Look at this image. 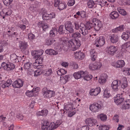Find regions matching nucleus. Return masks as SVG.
Here are the masks:
<instances>
[{"instance_id":"54","label":"nucleus","mask_w":130,"mask_h":130,"mask_svg":"<svg viewBox=\"0 0 130 130\" xmlns=\"http://www.w3.org/2000/svg\"><path fill=\"white\" fill-rule=\"evenodd\" d=\"M40 64L35 60V62L33 64V66L35 68L39 69V65Z\"/></svg>"},{"instance_id":"59","label":"nucleus","mask_w":130,"mask_h":130,"mask_svg":"<svg viewBox=\"0 0 130 130\" xmlns=\"http://www.w3.org/2000/svg\"><path fill=\"white\" fill-rule=\"evenodd\" d=\"M74 25L75 27V29L76 30H78L79 28H80V25L79 26V24L77 22H75Z\"/></svg>"},{"instance_id":"31","label":"nucleus","mask_w":130,"mask_h":130,"mask_svg":"<svg viewBox=\"0 0 130 130\" xmlns=\"http://www.w3.org/2000/svg\"><path fill=\"white\" fill-rule=\"evenodd\" d=\"M118 12L115 11H114L111 12L110 15V17L112 19H115L119 16Z\"/></svg>"},{"instance_id":"8","label":"nucleus","mask_w":130,"mask_h":130,"mask_svg":"<svg viewBox=\"0 0 130 130\" xmlns=\"http://www.w3.org/2000/svg\"><path fill=\"white\" fill-rule=\"evenodd\" d=\"M101 106L97 103H95L91 104L90 106L89 109L93 112H98L99 109H100Z\"/></svg>"},{"instance_id":"19","label":"nucleus","mask_w":130,"mask_h":130,"mask_svg":"<svg viewBox=\"0 0 130 130\" xmlns=\"http://www.w3.org/2000/svg\"><path fill=\"white\" fill-rule=\"evenodd\" d=\"M90 54L92 60L93 61L95 60L97 57V55L95 50L94 49L91 50L90 52Z\"/></svg>"},{"instance_id":"30","label":"nucleus","mask_w":130,"mask_h":130,"mask_svg":"<svg viewBox=\"0 0 130 130\" xmlns=\"http://www.w3.org/2000/svg\"><path fill=\"white\" fill-rule=\"evenodd\" d=\"M124 27L123 25H122L119 27L112 30V32L114 33L117 32L119 31H123Z\"/></svg>"},{"instance_id":"22","label":"nucleus","mask_w":130,"mask_h":130,"mask_svg":"<svg viewBox=\"0 0 130 130\" xmlns=\"http://www.w3.org/2000/svg\"><path fill=\"white\" fill-rule=\"evenodd\" d=\"M84 75V72L83 71H79L73 74V76L75 79H78L82 77L83 75Z\"/></svg>"},{"instance_id":"2","label":"nucleus","mask_w":130,"mask_h":130,"mask_svg":"<svg viewBox=\"0 0 130 130\" xmlns=\"http://www.w3.org/2000/svg\"><path fill=\"white\" fill-rule=\"evenodd\" d=\"M93 26L92 23L89 22H87L85 24L81 23L80 24V29L82 31L81 34L84 36L82 38V39L85 41L88 39L89 37H90L91 35L88 33V30H90Z\"/></svg>"},{"instance_id":"27","label":"nucleus","mask_w":130,"mask_h":130,"mask_svg":"<svg viewBox=\"0 0 130 130\" xmlns=\"http://www.w3.org/2000/svg\"><path fill=\"white\" fill-rule=\"evenodd\" d=\"M28 44L27 42L21 41L20 43L19 47L21 50L24 51L27 47Z\"/></svg>"},{"instance_id":"44","label":"nucleus","mask_w":130,"mask_h":130,"mask_svg":"<svg viewBox=\"0 0 130 130\" xmlns=\"http://www.w3.org/2000/svg\"><path fill=\"white\" fill-rule=\"evenodd\" d=\"M109 126L106 125H101L99 127V129L100 130H108L109 129Z\"/></svg>"},{"instance_id":"51","label":"nucleus","mask_w":130,"mask_h":130,"mask_svg":"<svg viewBox=\"0 0 130 130\" xmlns=\"http://www.w3.org/2000/svg\"><path fill=\"white\" fill-rule=\"evenodd\" d=\"M124 80L121 85V87L123 88H125L127 87V82L125 78H124Z\"/></svg>"},{"instance_id":"61","label":"nucleus","mask_w":130,"mask_h":130,"mask_svg":"<svg viewBox=\"0 0 130 130\" xmlns=\"http://www.w3.org/2000/svg\"><path fill=\"white\" fill-rule=\"evenodd\" d=\"M119 85L114 86L112 87V89L115 91H118L119 89Z\"/></svg>"},{"instance_id":"50","label":"nucleus","mask_w":130,"mask_h":130,"mask_svg":"<svg viewBox=\"0 0 130 130\" xmlns=\"http://www.w3.org/2000/svg\"><path fill=\"white\" fill-rule=\"evenodd\" d=\"M8 63L5 62H2L1 64L2 67H0V70L3 68L4 69L6 70L7 66Z\"/></svg>"},{"instance_id":"39","label":"nucleus","mask_w":130,"mask_h":130,"mask_svg":"<svg viewBox=\"0 0 130 130\" xmlns=\"http://www.w3.org/2000/svg\"><path fill=\"white\" fill-rule=\"evenodd\" d=\"M98 117L100 118L102 121H105L107 119L106 115L104 114H100Z\"/></svg>"},{"instance_id":"16","label":"nucleus","mask_w":130,"mask_h":130,"mask_svg":"<svg viewBox=\"0 0 130 130\" xmlns=\"http://www.w3.org/2000/svg\"><path fill=\"white\" fill-rule=\"evenodd\" d=\"M109 38L111 42L113 43H117L119 40V37L117 35L113 34L110 35Z\"/></svg>"},{"instance_id":"18","label":"nucleus","mask_w":130,"mask_h":130,"mask_svg":"<svg viewBox=\"0 0 130 130\" xmlns=\"http://www.w3.org/2000/svg\"><path fill=\"white\" fill-rule=\"evenodd\" d=\"M125 64V63L123 60H120L116 62L114 66L115 67L121 68L124 66Z\"/></svg>"},{"instance_id":"23","label":"nucleus","mask_w":130,"mask_h":130,"mask_svg":"<svg viewBox=\"0 0 130 130\" xmlns=\"http://www.w3.org/2000/svg\"><path fill=\"white\" fill-rule=\"evenodd\" d=\"M15 68V65L13 63L9 62L8 63L6 70L8 72L11 71Z\"/></svg>"},{"instance_id":"32","label":"nucleus","mask_w":130,"mask_h":130,"mask_svg":"<svg viewBox=\"0 0 130 130\" xmlns=\"http://www.w3.org/2000/svg\"><path fill=\"white\" fill-rule=\"evenodd\" d=\"M84 75H83L82 77H83L84 79L87 81L90 80L92 78V76L91 75L87 74L84 72Z\"/></svg>"},{"instance_id":"17","label":"nucleus","mask_w":130,"mask_h":130,"mask_svg":"<svg viewBox=\"0 0 130 130\" xmlns=\"http://www.w3.org/2000/svg\"><path fill=\"white\" fill-rule=\"evenodd\" d=\"M107 76L106 74L103 73L101 75L99 79V82L101 84L105 83L106 81V79Z\"/></svg>"},{"instance_id":"33","label":"nucleus","mask_w":130,"mask_h":130,"mask_svg":"<svg viewBox=\"0 0 130 130\" xmlns=\"http://www.w3.org/2000/svg\"><path fill=\"white\" fill-rule=\"evenodd\" d=\"M10 59L13 62H19L17 58V56L15 54H12L11 55Z\"/></svg>"},{"instance_id":"63","label":"nucleus","mask_w":130,"mask_h":130,"mask_svg":"<svg viewBox=\"0 0 130 130\" xmlns=\"http://www.w3.org/2000/svg\"><path fill=\"white\" fill-rule=\"evenodd\" d=\"M44 23L43 21L39 22L38 23L37 25L39 27H42Z\"/></svg>"},{"instance_id":"57","label":"nucleus","mask_w":130,"mask_h":130,"mask_svg":"<svg viewBox=\"0 0 130 130\" xmlns=\"http://www.w3.org/2000/svg\"><path fill=\"white\" fill-rule=\"evenodd\" d=\"M75 3V1L74 0H70L69 1L68 4L69 6H72Z\"/></svg>"},{"instance_id":"7","label":"nucleus","mask_w":130,"mask_h":130,"mask_svg":"<svg viewBox=\"0 0 130 130\" xmlns=\"http://www.w3.org/2000/svg\"><path fill=\"white\" fill-rule=\"evenodd\" d=\"M40 90V88L39 87H36V88H34L31 91H27L26 93V94L29 97L35 96L38 94L37 92Z\"/></svg>"},{"instance_id":"47","label":"nucleus","mask_w":130,"mask_h":130,"mask_svg":"<svg viewBox=\"0 0 130 130\" xmlns=\"http://www.w3.org/2000/svg\"><path fill=\"white\" fill-rule=\"evenodd\" d=\"M119 83L120 84L121 83L120 80H115L112 82L111 84V86L119 85Z\"/></svg>"},{"instance_id":"64","label":"nucleus","mask_w":130,"mask_h":130,"mask_svg":"<svg viewBox=\"0 0 130 130\" xmlns=\"http://www.w3.org/2000/svg\"><path fill=\"white\" fill-rule=\"evenodd\" d=\"M23 116L21 114H18L17 115V117L20 120H22Z\"/></svg>"},{"instance_id":"26","label":"nucleus","mask_w":130,"mask_h":130,"mask_svg":"<svg viewBox=\"0 0 130 130\" xmlns=\"http://www.w3.org/2000/svg\"><path fill=\"white\" fill-rule=\"evenodd\" d=\"M64 109L69 112H70L73 110V106L72 104L71 103L66 105H64Z\"/></svg>"},{"instance_id":"37","label":"nucleus","mask_w":130,"mask_h":130,"mask_svg":"<svg viewBox=\"0 0 130 130\" xmlns=\"http://www.w3.org/2000/svg\"><path fill=\"white\" fill-rule=\"evenodd\" d=\"M117 10L119 13L122 15L125 16L127 15V13L124 9L119 8H117Z\"/></svg>"},{"instance_id":"5","label":"nucleus","mask_w":130,"mask_h":130,"mask_svg":"<svg viewBox=\"0 0 130 130\" xmlns=\"http://www.w3.org/2000/svg\"><path fill=\"white\" fill-rule=\"evenodd\" d=\"M43 95L45 98H50L54 96L55 92L53 90L46 89L45 90H43Z\"/></svg>"},{"instance_id":"53","label":"nucleus","mask_w":130,"mask_h":130,"mask_svg":"<svg viewBox=\"0 0 130 130\" xmlns=\"http://www.w3.org/2000/svg\"><path fill=\"white\" fill-rule=\"evenodd\" d=\"M43 58L41 57H38L37 58L36 60V62H38L40 64H41L42 62Z\"/></svg>"},{"instance_id":"34","label":"nucleus","mask_w":130,"mask_h":130,"mask_svg":"<svg viewBox=\"0 0 130 130\" xmlns=\"http://www.w3.org/2000/svg\"><path fill=\"white\" fill-rule=\"evenodd\" d=\"M129 32H123L121 36L122 38L125 40H127L129 37Z\"/></svg>"},{"instance_id":"46","label":"nucleus","mask_w":130,"mask_h":130,"mask_svg":"<svg viewBox=\"0 0 130 130\" xmlns=\"http://www.w3.org/2000/svg\"><path fill=\"white\" fill-rule=\"evenodd\" d=\"M69 77V76L68 75L63 76L61 79L62 81L64 84L66 83L68 81Z\"/></svg>"},{"instance_id":"11","label":"nucleus","mask_w":130,"mask_h":130,"mask_svg":"<svg viewBox=\"0 0 130 130\" xmlns=\"http://www.w3.org/2000/svg\"><path fill=\"white\" fill-rule=\"evenodd\" d=\"M114 102L117 104L119 105L121 104L124 102V98L122 96V94H118L116 95V97L115 98Z\"/></svg>"},{"instance_id":"13","label":"nucleus","mask_w":130,"mask_h":130,"mask_svg":"<svg viewBox=\"0 0 130 130\" xmlns=\"http://www.w3.org/2000/svg\"><path fill=\"white\" fill-rule=\"evenodd\" d=\"M42 18L43 20H46L55 17V14L53 12H52L50 14H48L46 12H42Z\"/></svg>"},{"instance_id":"14","label":"nucleus","mask_w":130,"mask_h":130,"mask_svg":"<svg viewBox=\"0 0 130 130\" xmlns=\"http://www.w3.org/2000/svg\"><path fill=\"white\" fill-rule=\"evenodd\" d=\"M130 46V41L126 42L121 46V51L123 52H129V48Z\"/></svg>"},{"instance_id":"36","label":"nucleus","mask_w":130,"mask_h":130,"mask_svg":"<svg viewBox=\"0 0 130 130\" xmlns=\"http://www.w3.org/2000/svg\"><path fill=\"white\" fill-rule=\"evenodd\" d=\"M88 7V8H91L93 7L95 5L94 1L92 0H90L87 3Z\"/></svg>"},{"instance_id":"38","label":"nucleus","mask_w":130,"mask_h":130,"mask_svg":"<svg viewBox=\"0 0 130 130\" xmlns=\"http://www.w3.org/2000/svg\"><path fill=\"white\" fill-rule=\"evenodd\" d=\"M65 28L66 30L73 26L71 22L67 21L65 23Z\"/></svg>"},{"instance_id":"48","label":"nucleus","mask_w":130,"mask_h":130,"mask_svg":"<svg viewBox=\"0 0 130 130\" xmlns=\"http://www.w3.org/2000/svg\"><path fill=\"white\" fill-rule=\"evenodd\" d=\"M12 2L13 0H4L3 2L6 5L9 6Z\"/></svg>"},{"instance_id":"20","label":"nucleus","mask_w":130,"mask_h":130,"mask_svg":"<svg viewBox=\"0 0 130 130\" xmlns=\"http://www.w3.org/2000/svg\"><path fill=\"white\" fill-rule=\"evenodd\" d=\"M130 100H126L125 101H124L122 103V108L124 109H128L130 107Z\"/></svg>"},{"instance_id":"9","label":"nucleus","mask_w":130,"mask_h":130,"mask_svg":"<svg viewBox=\"0 0 130 130\" xmlns=\"http://www.w3.org/2000/svg\"><path fill=\"white\" fill-rule=\"evenodd\" d=\"M101 63L99 62H96L92 64H89L90 69L92 70H98L101 68L102 66Z\"/></svg>"},{"instance_id":"60","label":"nucleus","mask_w":130,"mask_h":130,"mask_svg":"<svg viewBox=\"0 0 130 130\" xmlns=\"http://www.w3.org/2000/svg\"><path fill=\"white\" fill-rule=\"evenodd\" d=\"M118 115H116L113 117L112 120H114L115 121H116L117 122H118L119 121V119H118Z\"/></svg>"},{"instance_id":"29","label":"nucleus","mask_w":130,"mask_h":130,"mask_svg":"<svg viewBox=\"0 0 130 130\" xmlns=\"http://www.w3.org/2000/svg\"><path fill=\"white\" fill-rule=\"evenodd\" d=\"M58 31L56 27L53 28L50 32V35L51 37H53L57 34Z\"/></svg>"},{"instance_id":"40","label":"nucleus","mask_w":130,"mask_h":130,"mask_svg":"<svg viewBox=\"0 0 130 130\" xmlns=\"http://www.w3.org/2000/svg\"><path fill=\"white\" fill-rule=\"evenodd\" d=\"M67 72L63 69H60L58 70L57 74L59 75H62L66 74Z\"/></svg>"},{"instance_id":"41","label":"nucleus","mask_w":130,"mask_h":130,"mask_svg":"<svg viewBox=\"0 0 130 130\" xmlns=\"http://www.w3.org/2000/svg\"><path fill=\"white\" fill-rule=\"evenodd\" d=\"M67 6L66 4L64 3H61L59 4L58 8L60 10H62L65 8Z\"/></svg>"},{"instance_id":"45","label":"nucleus","mask_w":130,"mask_h":130,"mask_svg":"<svg viewBox=\"0 0 130 130\" xmlns=\"http://www.w3.org/2000/svg\"><path fill=\"white\" fill-rule=\"evenodd\" d=\"M104 96L105 97L107 98H109L110 96L109 91H108L106 89H105L104 92Z\"/></svg>"},{"instance_id":"42","label":"nucleus","mask_w":130,"mask_h":130,"mask_svg":"<svg viewBox=\"0 0 130 130\" xmlns=\"http://www.w3.org/2000/svg\"><path fill=\"white\" fill-rule=\"evenodd\" d=\"M32 63L29 62L25 63L24 65V69L28 70L29 69L31 66Z\"/></svg>"},{"instance_id":"56","label":"nucleus","mask_w":130,"mask_h":130,"mask_svg":"<svg viewBox=\"0 0 130 130\" xmlns=\"http://www.w3.org/2000/svg\"><path fill=\"white\" fill-rule=\"evenodd\" d=\"M28 38L30 40L35 38V37L34 35L31 33H29L28 34Z\"/></svg>"},{"instance_id":"15","label":"nucleus","mask_w":130,"mask_h":130,"mask_svg":"<svg viewBox=\"0 0 130 130\" xmlns=\"http://www.w3.org/2000/svg\"><path fill=\"white\" fill-rule=\"evenodd\" d=\"M101 88L99 87L96 88L95 89H92L89 93L91 95L96 96L101 92Z\"/></svg>"},{"instance_id":"6","label":"nucleus","mask_w":130,"mask_h":130,"mask_svg":"<svg viewBox=\"0 0 130 130\" xmlns=\"http://www.w3.org/2000/svg\"><path fill=\"white\" fill-rule=\"evenodd\" d=\"M105 38L103 36H101L99 38L96 39L95 40L96 46L100 47L103 45L105 43Z\"/></svg>"},{"instance_id":"1","label":"nucleus","mask_w":130,"mask_h":130,"mask_svg":"<svg viewBox=\"0 0 130 130\" xmlns=\"http://www.w3.org/2000/svg\"><path fill=\"white\" fill-rule=\"evenodd\" d=\"M72 38L74 39L69 40L68 43V49L74 51L76 50L81 45L80 41L78 39L75 38H78L81 37V35L80 33L78 32H76L71 35Z\"/></svg>"},{"instance_id":"25","label":"nucleus","mask_w":130,"mask_h":130,"mask_svg":"<svg viewBox=\"0 0 130 130\" xmlns=\"http://www.w3.org/2000/svg\"><path fill=\"white\" fill-rule=\"evenodd\" d=\"M48 113V111L46 109L42 110L41 111H39L37 113L38 116H42L43 117L46 116Z\"/></svg>"},{"instance_id":"35","label":"nucleus","mask_w":130,"mask_h":130,"mask_svg":"<svg viewBox=\"0 0 130 130\" xmlns=\"http://www.w3.org/2000/svg\"><path fill=\"white\" fill-rule=\"evenodd\" d=\"M55 41H56L54 38H50L46 40V43L47 45H51Z\"/></svg>"},{"instance_id":"4","label":"nucleus","mask_w":130,"mask_h":130,"mask_svg":"<svg viewBox=\"0 0 130 130\" xmlns=\"http://www.w3.org/2000/svg\"><path fill=\"white\" fill-rule=\"evenodd\" d=\"M92 22L95 31L99 30L102 27L103 24L100 21L95 19H93Z\"/></svg>"},{"instance_id":"62","label":"nucleus","mask_w":130,"mask_h":130,"mask_svg":"<svg viewBox=\"0 0 130 130\" xmlns=\"http://www.w3.org/2000/svg\"><path fill=\"white\" fill-rule=\"evenodd\" d=\"M124 72L127 73V75H130V69L126 68L124 70Z\"/></svg>"},{"instance_id":"3","label":"nucleus","mask_w":130,"mask_h":130,"mask_svg":"<svg viewBox=\"0 0 130 130\" xmlns=\"http://www.w3.org/2000/svg\"><path fill=\"white\" fill-rule=\"evenodd\" d=\"M41 127L42 130H53L58 127L60 125L57 123H55L52 122L49 124V122L47 120L43 121Z\"/></svg>"},{"instance_id":"52","label":"nucleus","mask_w":130,"mask_h":130,"mask_svg":"<svg viewBox=\"0 0 130 130\" xmlns=\"http://www.w3.org/2000/svg\"><path fill=\"white\" fill-rule=\"evenodd\" d=\"M38 54V51H34L31 52L32 56H34L36 58L39 57Z\"/></svg>"},{"instance_id":"49","label":"nucleus","mask_w":130,"mask_h":130,"mask_svg":"<svg viewBox=\"0 0 130 130\" xmlns=\"http://www.w3.org/2000/svg\"><path fill=\"white\" fill-rule=\"evenodd\" d=\"M52 73V71L51 69H47L45 70V75L46 76H48L51 75Z\"/></svg>"},{"instance_id":"43","label":"nucleus","mask_w":130,"mask_h":130,"mask_svg":"<svg viewBox=\"0 0 130 130\" xmlns=\"http://www.w3.org/2000/svg\"><path fill=\"white\" fill-rule=\"evenodd\" d=\"M92 118H88L85 120V123L86 124L89 125V126H92Z\"/></svg>"},{"instance_id":"24","label":"nucleus","mask_w":130,"mask_h":130,"mask_svg":"<svg viewBox=\"0 0 130 130\" xmlns=\"http://www.w3.org/2000/svg\"><path fill=\"white\" fill-rule=\"evenodd\" d=\"M45 52L46 54L50 55H56L58 54V52L53 49L46 50Z\"/></svg>"},{"instance_id":"12","label":"nucleus","mask_w":130,"mask_h":130,"mask_svg":"<svg viewBox=\"0 0 130 130\" xmlns=\"http://www.w3.org/2000/svg\"><path fill=\"white\" fill-rule=\"evenodd\" d=\"M24 82L20 79H19L13 82L12 85L15 88H20L22 87L23 85Z\"/></svg>"},{"instance_id":"58","label":"nucleus","mask_w":130,"mask_h":130,"mask_svg":"<svg viewBox=\"0 0 130 130\" xmlns=\"http://www.w3.org/2000/svg\"><path fill=\"white\" fill-rule=\"evenodd\" d=\"M66 30L68 31L69 33L70 34L74 32L73 26Z\"/></svg>"},{"instance_id":"28","label":"nucleus","mask_w":130,"mask_h":130,"mask_svg":"<svg viewBox=\"0 0 130 130\" xmlns=\"http://www.w3.org/2000/svg\"><path fill=\"white\" fill-rule=\"evenodd\" d=\"M65 28L63 25H61L59 27L58 32L60 34L63 35L66 34V31L65 30Z\"/></svg>"},{"instance_id":"21","label":"nucleus","mask_w":130,"mask_h":130,"mask_svg":"<svg viewBox=\"0 0 130 130\" xmlns=\"http://www.w3.org/2000/svg\"><path fill=\"white\" fill-rule=\"evenodd\" d=\"M75 57L77 59H82L85 57L84 54L80 51L76 52L75 54Z\"/></svg>"},{"instance_id":"10","label":"nucleus","mask_w":130,"mask_h":130,"mask_svg":"<svg viewBox=\"0 0 130 130\" xmlns=\"http://www.w3.org/2000/svg\"><path fill=\"white\" fill-rule=\"evenodd\" d=\"M117 51L116 47L113 45L108 46L106 48V51L108 54L113 55Z\"/></svg>"},{"instance_id":"55","label":"nucleus","mask_w":130,"mask_h":130,"mask_svg":"<svg viewBox=\"0 0 130 130\" xmlns=\"http://www.w3.org/2000/svg\"><path fill=\"white\" fill-rule=\"evenodd\" d=\"M6 9H4L3 11H1L0 12V15L2 17H3V19H4L5 16H6L5 12H6Z\"/></svg>"}]
</instances>
